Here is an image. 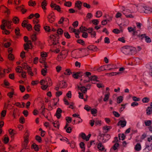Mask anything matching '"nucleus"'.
<instances>
[{
    "label": "nucleus",
    "mask_w": 152,
    "mask_h": 152,
    "mask_svg": "<svg viewBox=\"0 0 152 152\" xmlns=\"http://www.w3.org/2000/svg\"><path fill=\"white\" fill-rule=\"evenodd\" d=\"M121 50L123 53L126 55H132L133 53V48L129 46L123 47Z\"/></svg>",
    "instance_id": "1"
},
{
    "label": "nucleus",
    "mask_w": 152,
    "mask_h": 152,
    "mask_svg": "<svg viewBox=\"0 0 152 152\" xmlns=\"http://www.w3.org/2000/svg\"><path fill=\"white\" fill-rule=\"evenodd\" d=\"M30 135V134L28 131H26L24 134L23 142L22 145L24 147L26 148L29 142V138Z\"/></svg>",
    "instance_id": "2"
},
{
    "label": "nucleus",
    "mask_w": 152,
    "mask_h": 152,
    "mask_svg": "<svg viewBox=\"0 0 152 152\" xmlns=\"http://www.w3.org/2000/svg\"><path fill=\"white\" fill-rule=\"evenodd\" d=\"M12 21L3 20L2 21V24L1 25L0 27L1 29H4V28L6 26L8 28H11Z\"/></svg>",
    "instance_id": "3"
},
{
    "label": "nucleus",
    "mask_w": 152,
    "mask_h": 152,
    "mask_svg": "<svg viewBox=\"0 0 152 152\" xmlns=\"http://www.w3.org/2000/svg\"><path fill=\"white\" fill-rule=\"evenodd\" d=\"M49 44L51 45H59L58 42L56 37L53 35H51L50 36L48 40Z\"/></svg>",
    "instance_id": "4"
},
{
    "label": "nucleus",
    "mask_w": 152,
    "mask_h": 152,
    "mask_svg": "<svg viewBox=\"0 0 152 152\" xmlns=\"http://www.w3.org/2000/svg\"><path fill=\"white\" fill-rule=\"evenodd\" d=\"M47 18L49 22L51 23L54 22L55 20V16L54 13L53 12L50 13Z\"/></svg>",
    "instance_id": "5"
},
{
    "label": "nucleus",
    "mask_w": 152,
    "mask_h": 152,
    "mask_svg": "<svg viewBox=\"0 0 152 152\" xmlns=\"http://www.w3.org/2000/svg\"><path fill=\"white\" fill-rule=\"evenodd\" d=\"M88 32L90 34L91 37L92 38L95 37L96 35V32L94 31L92 28H89L87 29Z\"/></svg>",
    "instance_id": "6"
},
{
    "label": "nucleus",
    "mask_w": 152,
    "mask_h": 152,
    "mask_svg": "<svg viewBox=\"0 0 152 152\" xmlns=\"http://www.w3.org/2000/svg\"><path fill=\"white\" fill-rule=\"evenodd\" d=\"M124 14L125 15V16L127 18H134V16L131 14H129L128 15L127 13V12L130 13V11L126 9V10H123L122 11Z\"/></svg>",
    "instance_id": "7"
},
{
    "label": "nucleus",
    "mask_w": 152,
    "mask_h": 152,
    "mask_svg": "<svg viewBox=\"0 0 152 152\" xmlns=\"http://www.w3.org/2000/svg\"><path fill=\"white\" fill-rule=\"evenodd\" d=\"M40 28L41 26L40 24H36L34 25L33 28L36 32L35 33H36L37 34H39L40 33Z\"/></svg>",
    "instance_id": "8"
},
{
    "label": "nucleus",
    "mask_w": 152,
    "mask_h": 152,
    "mask_svg": "<svg viewBox=\"0 0 152 152\" xmlns=\"http://www.w3.org/2000/svg\"><path fill=\"white\" fill-rule=\"evenodd\" d=\"M62 112V110L60 108H58L57 109L55 114V115L57 118L59 119L61 117Z\"/></svg>",
    "instance_id": "9"
},
{
    "label": "nucleus",
    "mask_w": 152,
    "mask_h": 152,
    "mask_svg": "<svg viewBox=\"0 0 152 152\" xmlns=\"http://www.w3.org/2000/svg\"><path fill=\"white\" fill-rule=\"evenodd\" d=\"M82 5V2L80 1H76L75 2V7L77 8L78 10H80L81 9Z\"/></svg>",
    "instance_id": "10"
},
{
    "label": "nucleus",
    "mask_w": 152,
    "mask_h": 152,
    "mask_svg": "<svg viewBox=\"0 0 152 152\" xmlns=\"http://www.w3.org/2000/svg\"><path fill=\"white\" fill-rule=\"evenodd\" d=\"M81 137L84 140H85L86 141H88L91 137V134H89L87 136H86L85 134L81 133L80 134Z\"/></svg>",
    "instance_id": "11"
},
{
    "label": "nucleus",
    "mask_w": 152,
    "mask_h": 152,
    "mask_svg": "<svg viewBox=\"0 0 152 152\" xmlns=\"http://www.w3.org/2000/svg\"><path fill=\"white\" fill-rule=\"evenodd\" d=\"M32 46V44L30 42L27 43L25 44L24 45V49L26 50H28V49L30 48V47Z\"/></svg>",
    "instance_id": "12"
},
{
    "label": "nucleus",
    "mask_w": 152,
    "mask_h": 152,
    "mask_svg": "<svg viewBox=\"0 0 152 152\" xmlns=\"http://www.w3.org/2000/svg\"><path fill=\"white\" fill-rule=\"evenodd\" d=\"M80 50L83 53V55L86 56L89 54L88 50L86 49H80Z\"/></svg>",
    "instance_id": "13"
},
{
    "label": "nucleus",
    "mask_w": 152,
    "mask_h": 152,
    "mask_svg": "<svg viewBox=\"0 0 152 152\" xmlns=\"http://www.w3.org/2000/svg\"><path fill=\"white\" fill-rule=\"evenodd\" d=\"M80 49L78 50H73L71 52V55L73 57H75L77 55L78 53H80Z\"/></svg>",
    "instance_id": "14"
},
{
    "label": "nucleus",
    "mask_w": 152,
    "mask_h": 152,
    "mask_svg": "<svg viewBox=\"0 0 152 152\" xmlns=\"http://www.w3.org/2000/svg\"><path fill=\"white\" fill-rule=\"evenodd\" d=\"M126 121L121 120L118 123V125H120L122 127H124L126 126Z\"/></svg>",
    "instance_id": "15"
},
{
    "label": "nucleus",
    "mask_w": 152,
    "mask_h": 152,
    "mask_svg": "<svg viewBox=\"0 0 152 152\" xmlns=\"http://www.w3.org/2000/svg\"><path fill=\"white\" fill-rule=\"evenodd\" d=\"M8 132L11 137H12L14 135L17 134L16 131L12 129H9L8 130Z\"/></svg>",
    "instance_id": "16"
},
{
    "label": "nucleus",
    "mask_w": 152,
    "mask_h": 152,
    "mask_svg": "<svg viewBox=\"0 0 152 152\" xmlns=\"http://www.w3.org/2000/svg\"><path fill=\"white\" fill-rule=\"evenodd\" d=\"M141 37H145V40L146 42L148 43H149L151 42V40L150 38L148 36H145V34H142Z\"/></svg>",
    "instance_id": "17"
},
{
    "label": "nucleus",
    "mask_w": 152,
    "mask_h": 152,
    "mask_svg": "<svg viewBox=\"0 0 152 152\" xmlns=\"http://www.w3.org/2000/svg\"><path fill=\"white\" fill-rule=\"evenodd\" d=\"M78 88L80 90L81 92L83 94L86 93L87 91V89L84 86H78Z\"/></svg>",
    "instance_id": "18"
},
{
    "label": "nucleus",
    "mask_w": 152,
    "mask_h": 152,
    "mask_svg": "<svg viewBox=\"0 0 152 152\" xmlns=\"http://www.w3.org/2000/svg\"><path fill=\"white\" fill-rule=\"evenodd\" d=\"M128 30L129 32H131L132 31L133 32V34H136V32L135 27L133 28L131 26L129 27L128 28Z\"/></svg>",
    "instance_id": "19"
},
{
    "label": "nucleus",
    "mask_w": 152,
    "mask_h": 152,
    "mask_svg": "<svg viewBox=\"0 0 152 152\" xmlns=\"http://www.w3.org/2000/svg\"><path fill=\"white\" fill-rule=\"evenodd\" d=\"M119 72H113L111 73H106L105 75L108 77H111L116 75L119 74Z\"/></svg>",
    "instance_id": "20"
},
{
    "label": "nucleus",
    "mask_w": 152,
    "mask_h": 152,
    "mask_svg": "<svg viewBox=\"0 0 152 152\" xmlns=\"http://www.w3.org/2000/svg\"><path fill=\"white\" fill-rule=\"evenodd\" d=\"M46 81L47 82V84H48V85L49 86H51L52 85V80L49 77H47L46 79Z\"/></svg>",
    "instance_id": "21"
},
{
    "label": "nucleus",
    "mask_w": 152,
    "mask_h": 152,
    "mask_svg": "<svg viewBox=\"0 0 152 152\" xmlns=\"http://www.w3.org/2000/svg\"><path fill=\"white\" fill-rule=\"evenodd\" d=\"M51 122L52 123V124H53L54 127L57 128L58 129L59 128V123L58 121H55L54 122H52L51 121Z\"/></svg>",
    "instance_id": "22"
},
{
    "label": "nucleus",
    "mask_w": 152,
    "mask_h": 152,
    "mask_svg": "<svg viewBox=\"0 0 152 152\" xmlns=\"http://www.w3.org/2000/svg\"><path fill=\"white\" fill-rule=\"evenodd\" d=\"M97 147L99 150L101 151H103L104 149V146L100 143L97 145Z\"/></svg>",
    "instance_id": "23"
},
{
    "label": "nucleus",
    "mask_w": 152,
    "mask_h": 152,
    "mask_svg": "<svg viewBox=\"0 0 152 152\" xmlns=\"http://www.w3.org/2000/svg\"><path fill=\"white\" fill-rule=\"evenodd\" d=\"M134 149L136 151H139L141 149V146L140 144L139 143H137L135 146Z\"/></svg>",
    "instance_id": "24"
},
{
    "label": "nucleus",
    "mask_w": 152,
    "mask_h": 152,
    "mask_svg": "<svg viewBox=\"0 0 152 152\" xmlns=\"http://www.w3.org/2000/svg\"><path fill=\"white\" fill-rule=\"evenodd\" d=\"M113 65L112 64H109L105 66V67L107 70H111L113 69Z\"/></svg>",
    "instance_id": "25"
},
{
    "label": "nucleus",
    "mask_w": 152,
    "mask_h": 152,
    "mask_svg": "<svg viewBox=\"0 0 152 152\" xmlns=\"http://www.w3.org/2000/svg\"><path fill=\"white\" fill-rule=\"evenodd\" d=\"M59 100V99L58 98H56L53 99V101L51 103L52 104V105L53 106H55L56 105L57 103Z\"/></svg>",
    "instance_id": "26"
},
{
    "label": "nucleus",
    "mask_w": 152,
    "mask_h": 152,
    "mask_svg": "<svg viewBox=\"0 0 152 152\" xmlns=\"http://www.w3.org/2000/svg\"><path fill=\"white\" fill-rule=\"evenodd\" d=\"M66 58H64V56L61 54L60 53V54L58 55L57 58V60L58 61H60L64 59H65Z\"/></svg>",
    "instance_id": "27"
},
{
    "label": "nucleus",
    "mask_w": 152,
    "mask_h": 152,
    "mask_svg": "<svg viewBox=\"0 0 152 152\" xmlns=\"http://www.w3.org/2000/svg\"><path fill=\"white\" fill-rule=\"evenodd\" d=\"M47 5V3L46 1L45 0H44L41 4L43 10H45L46 9L45 7Z\"/></svg>",
    "instance_id": "28"
},
{
    "label": "nucleus",
    "mask_w": 152,
    "mask_h": 152,
    "mask_svg": "<svg viewBox=\"0 0 152 152\" xmlns=\"http://www.w3.org/2000/svg\"><path fill=\"white\" fill-rule=\"evenodd\" d=\"M144 10L145 13H150L152 12V9L149 7H146Z\"/></svg>",
    "instance_id": "29"
},
{
    "label": "nucleus",
    "mask_w": 152,
    "mask_h": 152,
    "mask_svg": "<svg viewBox=\"0 0 152 152\" xmlns=\"http://www.w3.org/2000/svg\"><path fill=\"white\" fill-rule=\"evenodd\" d=\"M146 114L147 115H149L152 113V109L151 107H148L146 110Z\"/></svg>",
    "instance_id": "30"
},
{
    "label": "nucleus",
    "mask_w": 152,
    "mask_h": 152,
    "mask_svg": "<svg viewBox=\"0 0 152 152\" xmlns=\"http://www.w3.org/2000/svg\"><path fill=\"white\" fill-rule=\"evenodd\" d=\"M72 74V72L70 69H67L65 70L64 74L66 75H69Z\"/></svg>",
    "instance_id": "31"
},
{
    "label": "nucleus",
    "mask_w": 152,
    "mask_h": 152,
    "mask_svg": "<svg viewBox=\"0 0 152 152\" xmlns=\"http://www.w3.org/2000/svg\"><path fill=\"white\" fill-rule=\"evenodd\" d=\"M61 53L63 56L64 58H66L67 55L68 51L66 50H63L61 51Z\"/></svg>",
    "instance_id": "32"
},
{
    "label": "nucleus",
    "mask_w": 152,
    "mask_h": 152,
    "mask_svg": "<svg viewBox=\"0 0 152 152\" xmlns=\"http://www.w3.org/2000/svg\"><path fill=\"white\" fill-rule=\"evenodd\" d=\"M102 15V12L100 11H97L96 13L95 16L97 18H99Z\"/></svg>",
    "instance_id": "33"
},
{
    "label": "nucleus",
    "mask_w": 152,
    "mask_h": 152,
    "mask_svg": "<svg viewBox=\"0 0 152 152\" xmlns=\"http://www.w3.org/2000/svg\"><path fill=\"white\" fill-rule=\"evenodd\" d=\"M22 67L19 66H18L15 69L17 72L21 73L22 72Z\"/></svg>",
    "instance_id": "34"
},
{
    "label": "nucleus",
    "mask_w": 152,
    "mask_h": 152,
    "mask_svg": "<svg viewBox=\"0 0 152 152\" xmlns=\"http://www.w3.org/2000/svg\"><path fill=\"white\" fill-rule=\"evenodd\" d=\"M144 123L146 126H149L151 124V120H146L145 121Z\"/></svg>",
    "instance_id": "35"
},
{
    "label": "nucleus",
    "mask_w": 152,
    "mask_h": 152,
    "mask_svg": "<svg viewBox=\"0 0 152 152\" xmlns=\"http://www.w3.org/2000/svg\"><path fill=\"white\" fill-rule=\"evenodd\" d=\"M38 34H37V33H35L34 34H33L31 36V39L32 41H35L37 40V35Z\"/></svg>",
    "instance_id": "36"
},
{
    "label": "nucleus",
    "mask_w": 152,
    "mask_h": 152,
    "mask_svg": "<svg viewBox=\"0 0 152 152\" xmlns=\"http://www.w3.org/2000/svg\"><path fill=\"white\" fill-rule=\"evenodd\" d=\"M30 67L27 65V64L26 63H23L22 64V68L25 70H27Z\"/></svg>",
    "instance_id": "37"
},
{
    "label": "nucleus",
    "mask_w": 152,
    "mask_h": 152,
    "mask_svg": "<svg viewBox=\"0 0 152 152\" xmlns=\"http://www.w3.org/2000/svg\"><path fill=\"white\" fill-rule=\"evenodd\" d=\"M28 4L30 6L34 7L36 4V3L35 1H33L32 0H30L28 2Z\"/></svg>",
    "instance_id": "38"
},
{
    "label": "nucleus",
    "mask_w": 152,
    "mask_h": 152,
    "mask_svg": "<svg viewBox=\"0 0 152 152\" xmlns=\"http://www.w3.org/2000/svg\"><path fill=\"white\" fill-rule=\"evenodd\" d=\"M8 58L9 60L13 61L15 57L11 53H10L8 56Z\"/></svg>",
    "instance_id": "39"
},
{
    "label": "nucleus",
    "mask_w": 152,
    "mask_h": 152,
    "mask_svg": "<svg viewBox=\"0 0 152 152\" xmlns=\"http://www.w3.org/2000/svg\"><path fill=\"white\" fill-rule=\"evenodd\" d=\"M12 21L14 23L17 24L19 22V19L18 17H15L13 18Z\"/></svg>",
    "instance_id": "40"
},
{
    "label": "nucleus",
    "mask_w": 152,
    "mask_h": 152,
    "mask_svg": "<svg viewBox=\"0 0 152 152\" xmlns=\"http://www.w3.org/2000/svg\"><path fill=\"white\" fill-rule=\"evenodd\" d=\"M123 97L122 96L118 97L117 98V102L119 104L121 103L123 101Z\"/></svg>",
    "instance_id": "41"
},
{
    "label": "nucleus",
    "mask_w": 152,
    "mask_h": 152,
    "mask_svg": "<svg viewBox=\"0 0 152 152\" xmlns=\"http://www.w3.org/2000/svg\"><path fill=\"white\" fill-rule=\"evenodd\" d=\"M23 5H22L20 7H18L16 8V9L18 10V8H20L21 9V11L23 13H25L26 10V9H24L23 8Z\"/></svg>",
    "instance_id": "42"
},
{
    "label": "nucleus",
    "mask_w": 152,
    "mask_h": 152,
    "mask_svg": "<svg viewBox=\"0 0 152 152\" xmlns=\"http://www.w3.org/2000/svg\"><path fill=\"white\" fill-rule=\"evenodd\" d=\"M119 144L118 143H115L113 146L112 147V148L114 150H116L119 146Z\"/></svg>",
    "instance_id": "43"
},
{
    "label": "nucleus",
    "mask_w": 152,
    "mask_h": 152,
    "mask_svg": "<svg viewBox=\"0 0 152 152\" xmlns=\"http://www.w3.org/2000/svg\"><path fill=\"white\" fill-rule=\"evenodd\" d=\"M95 124L96 126H100L102 124V121L100 120H96L95 121Z\"/></svg>",
    "instance_id": "44"
},
{
    "label": "nucleus",
    "mask_w": 152,
    "mask_h": 152,
    "mask_svg": "<svg viewBox=\"0 0 152 152\" xmlns=\"http://www.w3.org/2000/svg\"><path fill=\"white\" fill-rule=\"evenodd\" d=\"M149 101V98L146 97L142 99V102L143 103H148Z\"/></svg>",
    "instance_id": "45"
},
{
    "label": "nucleus",
    "mask_w": 152,
    "mask_h": 152,
    "mask_svg": "<svg viewBox=\"0 0 152 152\" xmlns=\"http://www.w3.org/2000/svg\"><path fill=\"white\" fill-rule=\"evenodd\" d=\"M80 73V72H77L76 73L73 74L72 75L73 77L75 79H77L79 77V74Z\"/></svg>",
    "instance_id": "46"
},
{
    "label": "nucleus",
    "mask_w": 152,
    "mask_h": 152,
    "mask_svg": "<svg viewBox=\"0 0 152 152\" xmlns=\"http://www.w3.org/2000/svg\"><path fill=\"white\" fill-rule=\"evenodd\" d=\"M1 7L3 8H4L6 9V10H4V13H7V14H9L10 13V11L7 7L4 6H2Z\"/></svg>",
    "instance_id": "47"
},
{
    "label": "nucleus",
    "mask_w": 152,
    "mask_h": 152,
    "mask_svg": "<svg viewBox=\"0 0 152 152\" xmlns=\"http://www.w3.org/2000/svg\"><path fill=\"white\" fill-rule=\"evenodd\" d=\"M110 94H107L105 95L104 97V98L103 100L104 102L107 101L109 99L110 96Z\"/></svg>",
    "instance_id": "48"
},
{
    "label": "nucleus",
    "mask_w": 152,
    "mask_h": 152,
    "mask_svg": "<svg viewBox=\"0 0 152 152\" xmlns=\"http://www.w3.org/2000/svg\"><path fill=\"white\" fill-rule=\"evenodd\" d=\"M26 27V28L27 30L29 31H30L32 29V26L30 24H28L27 25Z\"/></svg>",
    "instance_id": "49"
},
{
    "label": "nucleus",
    "mask_w": 152,
    "mask_h": 152,
    "mask_svg": "<svg viewBox=\"0 0 152 152\" xmlns=\"http://www.w3.org/2000/svg\"><path fill=\"white\" fill-rule=\"evenodd\" d=\"M28 73V74L30 75L31 76H33V73L32 71L31 67H30L28 68V69H27Z\"/></svg>",
    "instance_id": "50"
},
{
    "label": "nucleus",
    "mask_w": 152,
    "mask_h": 152,
    "mask_svg": "<svg viewBox=\"0 0 152 152\" xmlns=\"http://www.w3.org/2000/svg\"><path fill=\"white\" fill-rule=\"evenodd\" d=\"M32 147L36 151H38L39 150V148L37 145L35 143H34L32 145Z\"/></svg>",
    "instance_id": "51"
},
{
    "label": "nucleus",
    "mask_w": 152,
    "mask_h": 152,
    "mask_svg": "<svg viewBox=\"0 0 152 152\" xmlns=\"http://www.w3.org/2000/svg\"><path fill=\"white\" fill-rule=\"evenodd\" d=\"M14 94V91H13L12 92H10L8 93L7 95L10 98H12L13 97V96Z\"/></svg>",
    "instance_id": "52"
},
{
    "label": "nucleus",
    "mask_w": 152,
    "mask_h": 152,
    "mask_svg": "<svg viewBox=\"0 0 152 152\" xmlns=\"http://www.w3.org/2000/svg\"><path fill=\"white\" fill-rule=\"evenodd\" d=\"M111 128L110 126H104L103 127V130H107V131L109 130Z\"/></svg>",
    "instance_id": "53"
},
{
    "label": "nucleus",
    "mask_w": 152,
    "mask_h": 152,
    "mask_svg": "<svg viewBox=\"0 0 152 152\" xmlns=\"http://www.w3.org/2000/svg\"><path fill=\"white\" fill-rule=\"evenodd\" d=\"M91 21L92 23L95 25H97L99 23V21L97 19L93 20Z\"/></svg>",
    "instance_id": "54"
},
{
    "label": "nucleus",
    "mask_w": 152,
    "mask_h": 152,
    "mask_svg": "<svg viewBox=\"0 0 152 152\" xmlns=\"http://www.w3.org/2000/svg\"><path fill=\"white\" fill-rule=\"evenodd\" d=\"M64 35L65 37L67 39H70V36L67 32H65L64 33Z\"/></svg>",
    "instance_id": "55"
},
{
    "label": "nucleus",
    "mask_w": 152,
    "mask_h": 152,
    "mask_svg": "<svg viewBox=\"0 0 152 152\" xmlns=\"http://www.w3.org/2000/svg\"><path fill=\"white\" fill-rule=\"evenodd\" d=\"M42 74L43 75L45 76L46 75L47 73V69H42L41 71Z\"/></svg>",
    "instance_id": "56"
},
{
    "label": "nucleus",
    "mask_w": 152,
    "mask_h": 152,
    "mask_svg": "<svg viewBox=\"0 0 152 152\" xmlns=\"http://www.w3.org/2000/svg\"><path fill=\"white\" fill-rule=\"evenodd\" d=\"M56 71L58 73L62 69V67L60 66H58L56 68Z\"/></svg>",
    "instance_id": "57"
},
{
    "label": "nucleus",
    "mask_w": 152,
    "mask_h": 152,
    "mask_svg": "<svg viewBox=\"0 0 152 152\" xmlns=\"http://www.w3.org/2000/svg\"><path fill=\"white\" fill-rule=\"evenodd\" d=\"M35 139L39 142L40 143L41 142H42L41 138L39 136L37 135L36 136Z\"/></svg>",
    "instance_id": "58"
},
{
    "label": "nucleus",
    "mask_w": 152,
    "mask_h": 152,
    "mask_svg": "<svg viewBox=\"0 0 152 152\" xmlns=\"http://www.w3.org/2000/svg\"><path fill=\"white\" fill-rule=\"evenodd\" d=\"M66 122L68 123H70L72 121V118L70 117H66L65 118Z\"/></svg>",
    "instance_id": "59"
},
{
    "label": "nucleus",
    "mask_w": 152,
    "mask_h": 152,
    "mask_svg": "<svg viewBox=\"0 0 152 152\" xmlns=\"http://www.w3.org/2000/svg\"><path fill=\"white\" fill-rule=\"evenodd\" d=\"M39 19L37 18L34 19L33 20V23L35 25L39 24L38 23H39Z\"/></svg>",
    "instance_id": "60"
},
{
    "label": "nucleus",
    "mask_w": 152,
    "mask_h": 152,
    "mask_svg": "<svg viewBox=\"0 0 152 152\" xmlns=\"http://www.w3.org/2000/svg\"><path fill=\"white\" fill-rule=\"evenodd\" d=\"M72 3L70 1L66 2L64 3V5L68 7H70L71 6Z\"/></svg>",
    "instance_id": "61"
},
{
    "label": "nucleus",
    "mask_w": 152,
    "mask_h": 152,
    "mask_svg": "<svg viewBox=\"0 0 152 152\" xmlns=\"http://www.w3.org/2000/svg\"><path fill=\"white\" fill-rule=\"evenodd\" d=\"M46 81V80H42L40 81V83L41 86L45 85Z\"/></svg>",
    "instance_id": "62"
},
{
    "label": "nucleus",
    "mask_w": 152,
    "mask_h": 152,
    "mask_svg": "<svg viewBox=\"0 0 152 152\" xmlns=\"http://www.w3.org/2000/svg\"><path fill=\"white\" fill-rule=\"evenodd\" d=\"M49 86L48 84H46L45 85H44L43 86H42L41 88L43 90H45L47 89L48 86Z\"/></svg>",
    "instance_id": "63"
},
{
    "label": "nucleus",
    "mask_w": 152,
    "mask_h": 152,
    "mask_svg": "<svg viewBox=\"0 0 152 152\" xmlns=\"http://www.w3.org/2000/svg\"><path fill=\"white\" fill-rule=\"evenodd\" d=\"M63 30L61 28H59L57 31V33L58 34H61L63 33Z\"/></svg>",
    "instance_id": "64"
}]
</instances>
